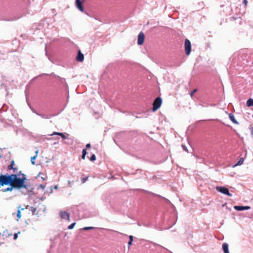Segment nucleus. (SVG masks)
Returning a JSON list of instances; mask_svg holds the SVG:
<instances>
[{
	"mask_svg": "<svg viewBox=\"0 0 253 253\" xmlns=\"http://www.w3.org/2000/svg\"><path fill=\"white\" fill-rule=\"evenodd\" d=\"M76 59L79 62H82L84 59V55L83 53H82L80 50H79L78 51V56Z\"/></svg>",
	"mask_w": 253,
	"mask_h": 253,
	"instance_id": "10",
	"label": "nucleus"
},
{
	"mask_svg": "<svg viewBox=\"0 0 253 253\" xmlns=\"http://www.w3.org/2000/svg\"><path fill=\"white\" fill-rule=\"evenodd\" d=\"M247 105L248 106H253V99L250 98L247 101Z\"/></svg>",
	"mask_w": 253,
	"mask_h": 253,
	"instance_id": "16",
	"label": "nucleus"
},
{
	"mask_svg": "<svg viewBox=\"0 0 253 253\" xmlns=\"http://www.w3.org/2000/svg\"><path fill=\"white\" fill-rule=\"evenodd\" d=\"M11 187H8L6 189H5V190H3V192H7V191H11L12 190V189L13 188H14V187H12L11 186H10Z\"/></svg>",
	"mask_w": 253,
	"mask_h": 253,
	"instance_id": "23",
	"label": "nucleus"
},
{
	"mask_svg": "<svg viewBox=\"0 0 253 253\" xmlns=\"http://www.w3.org/2000/svg\"><path fill=\"white\" fill-rule=\"evenodd\" d=\"M229 117L230 118V119L231 120V121L234 124H238V122L236 120V119H235V117L234 116V115L232 113H230L229 114Z\"/></svg>",
	"mask_w": 253,
	"mask_h": 253,
	"instance_id": "14",
	"label": "nucleus"
},
{
	"mask_svg": "<svg viewBox=\"0 0 253 253\" xmlns=\"http://www.w3.org/2000/svg\"><path fill=\"white\" fill-rule=\"evenodd\" d=\"M197 91V89H194L190 93V96L191 97H193L194 93L196 92Z\"/></svg>",
	"mask_w": 253,
	"mask_h": 253,
	"instance_id": "27",
	"label": "nucleus"
},
{
	"mask_svg": "<svg viewBox=\"0 0 253 253\" xmlns=\"http://www.w3.org/2000/svg\"><path fill=\"white\" fill-rule=\"evenodd\" d=\"M26 177L23 174L22 178H17L16 175H0V188L4 185H10L16 189L26 188L25 184Z\"/></svg>",
	"mask_w": 253,
	"mask_h": 253,
	"instance_id": "1",
	"label": "nucleus"
},
{
	"mask_svg": "<svg viewBox=\"0 0 253 253\" xmlns=\"http://www.w3.org/2000/svg\"><path fill=\"white\" fill-rule=\"evenodd\" d=\"M24 210V208H21V206H19L18 207V210L17 211V216L18 217V219L20 218L21 217V211H22V210Z\"/></svg>",
	"mask_w": 253,
	"mask_h": 253,
	"instance_id": "15",
	"label": "nucleus"
},
{
	"mask_svg": "<svg viewBox=\"0 0 253 253\" xmlns=\"http://www.w3.org/2000/svg\"><path fill=\"white\" fill-rule=\"evenodd\" d=\"M184 48L186 54L189 55L191 51V44L190 41L188 39L185 40Z\"/></svg>",
	"mask_w": 253,
	"mask_h": 253,
	"instance_id": "3",
	"label": "nucleus"
},
{
	"mask_svg": "<svg viewBox=\"0 0 253 253\" xmlns=\"http://www.w3.org/2000/svg\"><path fill=\"white\" fill-rule=\"evenodd\" d=\"M60 217L62 219H67L68 221H70V213L66 211H61L59 213Z\"/></svg>",
	"mask_w": 253,
	"mask_h": 253,
	"instance_id": "6",
	"label": "nucleus"
},
{
	"mask_svg": "<svg viewBox=\"0 0 253 253\" xmlns=\"http://www.w3.org/2000/svg\"><path fill=\"white\" fill-rule=\"evenodd\" d=\"M222 249L224 253H230L228 250V245L226 243H224L222 244Z\"/></svg>",
	"mask_w": 253,
	"mask_h": 253,
	"instance_id": "12",
	"label": "nucleus"
},
{
	"mask_svg": "<svg viewBox=\"0 0 253 253\" xmlns=\"http://www.w3.org/2000/svg\"><path fill=\"white\" fill-rule=\"evenodd\" d=\"M244 161V159L243 158H241L240 159L239 161L238 162V163L234 165V167H236L237 166H240L243 164V162Z\"/></svg>",
	"mask_w": 253,
	"mask_h": 253,
	"instance_id": "18",
	"label": "nucleus"
},
{
	"mask_svg": "<svg viewBox=\"0 0 253 253\" xmlns=\"http://www.w3.org/2000/svg\"><path fill=\"white\" fill-rule=\"evenodd\" d=\"M162 103V99L161 97H157L153 103V111H156L161 106Z\"/></svg>",
	"mask_w": 253,
	"mask_h": 253,
	"instance_id": "2",
	"label": "nucleus"
},
{
	"mask_svg": "<svg viewBox=\"0 0 253 253\" xmlns=\"http://www.w3.org/2000/svg\"><path fill=\"white\" fill-rule=\"evenodd\" d=\"M14 166H15V162H14V160H12L11 162L10 165L8 166L7 169H9V170H10L12 169H13V168L15 167Z\"/></svg>",
	"mask_w": 253,
	"mask_h": 253,
	"instance_id": "17",
	"label": "nucleus"
},
{
	"mask_svg": "<svg viewBox=\"0 0 253 253\" xmlns=\"http://www.w3.org/2000/svg\"><path fill=\"white\" fill-rule=\"evenodd\" d=\"M11 169L13 170L14 174H11V175H16L17 178H19L18 176H20L21 175V171H18V169L16 167H14L13 169ZM23 174H22V177L21 178L23 177Z\"/></svg>",
	"mask_w": 253,
	"mask_h": 253,
	"instance_id": "8",
	"label": "nucleus"
},
{
	"mask_svg": "<svg viewBox=\"0 0 253 253\" xmlns=\"http://www.w3.org/2000/svg\"><path fill=\"white\" fill-rule=\"evenodd\" d=\"M20 232H19L18 233H15V234L13 235V236H14L13 239H14V240H16V239L17 238V237H18V234H20Z\"/></svg>",
	"mask_w": 253,
	"mask_h": 253,
	"instance_id": "28",
	"label": "nucleus"
},
{
	"mask_svg": "<svg viewBox=\"0 0 253 253\" xmlns=\"http://www.w3.org/2000/svg\"><path fill=\"white\" fill-rule=\"evenodd\" d=\"M10 235H11V234H8V235H7L4 232L2 234H1V233H0V245H1V244H3V240H4L5 238H7L8 236H9Z\"/></svg>",
	"mask_w": 253,
	"mask_h": 253,
	"instance_id": "9",
	"label": "nucleus"
},
{
	"mask_svg": "<svg viewBox=\"0 0 253 253\" xmlns=\"http://www.w3.org/2000/svg\"><path fill=\"white\" fill-rule=\"evenodd\" d=\"M94 227H84V228H83V229L84 230H85V231H86V230H88L93 229H94Z\"/></svg>",
	"mask_w": 253,
	"mask_h": 253,
	"instance_id": "24",
	"label": "nucleus"
},
{
	"mask_svg": "<svg viewBox=\"0 0 253 253\" xmlns=\"http://www.w3.org/2000/svg\"><path fill=\"white\" fill-rule=\"evenodd\" d=\"M75 225H76V222H74V223H72L71 225H70L68 226V228L69 229H72L74 228V227L75 226Z\"/></svg>",
	"mask_w": 253,
	"mask_h": 253,
	"instance_id": "26",
	"label": "nucleus"
},
{
	"mask_svg": "<svg viewBox=\"0 0 253 253\" xmlns=\"http://www.w3.org/2000/svg\"><path fill=\"white\" fill-rule=\"evenodd\" d=\"M182 146L183 150H184L186 152H188L187 149L185 146L182 145Z\"/></svg>",
	"mask_w": 253,
	"mask_h": 253,
	"instance_id": "31",
	"label": "nucleus"
},
{
	"mask_svg": "<svg viewBox=\"0 0 253 253\" xmlns=\"http://www.w3.org/2000/svg\"><path fill=\"white\" fill-rule=\"evenodd\" d=\"M216 190L224 194L227 195L230 197L232 196V194L229 193V190L228 188L223 187V186H218L216 187Z\"/></svg>",
	"mask_w": 253,
	"mask_h": 253,
	"instance_id": "4",
	"label": "nucleus"
},
{
	"mask_svg": "<svg viewBox=\"0 0 253 253\" xmlns=\"http://www.w3.org/2000/svg\"><path fill=\"white\" fill-rule=\"evenodd\" d=\"M77 7L81 11L83 12L84 9L82 5V2L80 0H76Z\"/></svg>",
	"mask_w": 253,
	"mask_h": 253,
	"instance_id": "7",
	"label": "nucleus"
},
{
	"mask_svg": "<svg viewBox=\"0 0 253 253\" xmlns=\"http://www.w3.org/2000/svg\"><path fill=\"white\" fill-rule=\"evenodd\" d=\"M31 211L32 212L33 214H37V213H36V211H37L36 208L32 207H31Z\"/></svg>",
	"mask_w": 253,
	"mask_h": 253,
	"instance_id": "21",
	"label": "nucleus"
},
{
	"mask_svg": "<svg viewBox=\"0 0 253 253\" xmlns=\"http://www.w3.org/2000/svg\"><path fill=\"white\" fill-rule=\"evenodd\" d=\"M55 188L57 189V186H56L55 187Z\"/></svg>",
	"mask_w": 253,
	"mask_h": 253,
	"instance_id": "36",
	"label": "nucleus"
},
{
	"mask_svg": "<svg viewBox=\"0 0 253 253\" xmlns=\"http://www.w3.org/2000/svg\"><path fill=\"white\" fill-rule=\"evenodd\" d=\"M37 155H36L35 156H33V157H32L31 158V163L33 164V165H34L35 164V159H36V158H37Z\"/></svg>",
	"mask_w": 253,
	"mask_h": 253,
	"instance_id": "22",
	"label": "nucleus"
},
{
	"mask_svg": "<svg viewBox=\"0 0 253 253\" xmlns=\"http://www.w3.org/2000/svg\"><path fill=\"white\" fill-rule=\"evenodd\" d=\"M145 35L143 32H140L138 36L137 44L138 45H142L144 43Z\"/></svg>",
	"mask_w": 253,
	"mask_h": 253,
	"instance_id": "5",
	"label": "nucleus"
},
{
	"mask_svg": "<svg viewBox=\"0 0 253 253\" xmlns=\"http://www.w3.org/2000/svg\"><path fill=\"white\" fill-rule=\"evenodd\" d=\"M251 134L253 136V127L251 129Z\"/></svg>",
	"mask_w": 253,
	"mask_h": 253,
	"instance_id": "34",
	"label": "nucleus"
},
{
	"mask_svg": "<svg viewBox=\"0 0 253 253\" xmlns=\"http://www.w3.org/2000/svg\"><path fill=\"white\" fill-rule=\"evenodd\" d=\"M90 147V144L88 143L86 145V149L89 148Z\"/></svg>",
	"mask_w": 253,
	"mask_h": 253,
	"instance_id": "32",
	"label": "nucleus"
},
{
	"mask_svg": "<svg viewBox=\"0 0 253 253\" xmlns=\"http://www.w3.org/2000/svg\"><path fill=\"white\" fill-rule=\"evenodd\" d=\"M129 241L128 243V248L131 246L132 245V242H133V236L132 235H130L129 236Z\"/></svg>",
	"mask_w": 253,
	"mask_h": 253,
	"instance_id": "19",
	"label": "nucleus"
},
{
	"mask_svg": "<svg viewBox=\"0 0 253 253\" xmlns=\"http://www.w3.org/2000/svg\"><path fill=\"white\" fill-rule=\"evenodd\" d=\"M40 187L41 188H42V189H44V188H45V186H44V185H42V184H41V185H40Z\"/></svg>",
	"mask_w": 253,
	"mask_h": 253,
	"instance_id": "33",
	"label": "nucleus"
},
{
	"mask_svg": "<svg viewBox=\"0 0 253 253\" xmlns=\"http://www.w3.org/2000/svg\"><path fill=\"white\" fill-rule=\"evenodd\" d=\"M87 154V152H86V149H84L83 150V152H82V158L83 159H85V156Z\"/></svg>",
	"mask_w": 253,
	"mask_h": 253,
	"instance_id": "20",
	"label": "nucleus"
},
{
	"mask_svg": "<svg viewBox=\"0 0 253 253\" xmlns=\"http://www.w3.org/2000/svg\"><path fill=\"white\" fill-rule=\"evenodd\" d=\"M38 150H37L36 151V155H37L38 156Z\"/></svg>",
	"mask_w": 253,
	"mask_h": 253,
	"instance_id": "35",
	"label": "nucleus"
},
{
	"mask_svg": "<svg viewBox=\"0 0 253 253\" xmlns=\"http://www.w3.org/2000/svg\"><path fill=\"white\" fill-rule=\"evenodd\" d=\"M54 135H57L60 136L63 139H66V137L65 135V134L61 132H54L51 134H50L51 136Z\"/></svg>",
	"mask_w": 253,
	"mask_h": 253,
	"instance_id": "13",
	"label": "nucleus"
},
{
	"mask_svg": "<svg viewBox=\"0 0 253 253\" xmlns=\"http://www.w3.org/2000/svg\"><path fill=\"white\" fill-rule=\"evenodd\" d=\"M234 209L237 211H243L244 210H248V209H250V207H249V206H245V207H244V206H234Z\"/></svg>",
	"mask_w": 253,
	"mask_h": 253,
	"instance_id": "11",
	"label": "nucleus"
},
{
	"mask_svg": "<svg viewBox=\"0 0 253 253\" xmlns=\"http://www.w3.org/2000/svg\"><path fill=\"white\" fill-rule=\"evenodd\" d=\"M243 3L244 4L245 6H247V4H248L247 0H243Z\"/></svg>",
	"mask_w": 253,
	"mask_h": 253,
	"instance_id": "29",
	"label": "nucleus"
},
{
	"mask_svg": "<svg viewBox=\"0 0 253 253\" xmlns=\"http://www.w3.org/2000/svg\"><path fill=\"white\" fill-rule=\"evenodd\" d=\"M87 178H88V177H86V178H82V182H83V183H84V182L86 181V180L87 179Z\"/></svg>",
	"mask_w": 253,
	"mask_h": 253,
	"instance_id": "30",
	"label": "nucleus"
},
{
	"mask_svg": "<svg viewBox=\"0 0 253 253\" xmlns=\"http://www.w3.org/2000/svg\"><path fill=\"white\" fill-rule=\"evenodd\" d=\"M96 160V156L94 154H93L91 155V156L90 158V160L91 161H94Z\"/></svg>",
	"mask_w": 253,
	"mask_h": 253,
	"instance_id": "25",
	"label": "nucleus"
}]
</instances>
